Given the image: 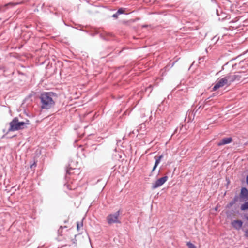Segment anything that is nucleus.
<instances>
[{
    "label": "nucleus",
    "instance_id": "1",
    "mask_svg": "<svg viewBox=\"0 0 248 248\" xmlns=\"http://www.w3.org/2000/svg\"><path fill=\"white\" fill-rule=\"evenodd\" d=\"M54 96L55 94L52 92H46L42 93L40 97L41 108L49 109L52 107L55 104V101L53 99Z\"/></svg>",
    "mask_w": 248,
    "mask_h": 248
},
{
    "label": "nucleus",
    "instance_id": "2",
    "mask_svg": "<svg viewBox=\"0 0 248 248\" xmlns=\"http://www.w3.org/2000/svg\"><path fill=\"white\" fill-rule=\"evenodd\" d=\"M30 121L26 119L24 121H19L17 117L14 118L9 123V131H15L23 129L30 124Z\"/></svg>",
    "mask_w": 248,
    "mask_h": 248
},
{
    "label": "nucleus",
    "instance_id": "3",
    "mask_svg": "<svg viewBox=\"0 0 248 248\" xmlns=\"http://www.w3.org/2000/svg\"><path fill=\"white\" fill-rule=\"evenodd\" d=\"M106 219L107 222L110 225L113 223H120L119 219V212L118 211L114 214H111L108 215Z\"/></svg>",
    "mask_w": 248,
    "mask_h": 248
},
{
    "label": "nucleus",
    "instance_id": "4",
    "mask_svg": "<svg viewBox=\"0 0 248 248\" xmlns=\"http://www.w3.org/2000/svg\"><path fill=\"white\" fill-rule=\"evenodd\" d=\"M168 179V177L166 176L157 179L154 183L152 184V189H155L158 187L161 186L167 181Z\"/></svg>",
    "mask_w": 248,
    "mask_h": 248
},
{
    "label": "nucleus",
    "instance_id": "5",
    "mask_svg": "<svg viewBox=\"0 0 248 248\" xmlns=\"http://www.w3.org/2000/svg\"><path fill=\"white\" fill-rule=\"evenodd\" d=\"M225 85H228V84L227 83V80L224 77L223 78H220L217 82V83H216V84L215 85L213 88V90L216 91L218 89L223 87Z\"/></svg>",
    "mask_w": 248,
    "mask_h": 248
},
{
    "label": "nucleus",
    "instance_id": "6",
    "mask_svg": "<svg viewBox=\"0 0 248 248\" xmlns=\"http://www.w3.org/2000/svg\"><path fill=\"white\" fill-rule=\"evenodd\" d=\"M243 222L239 220H234L232 222V226L236 229H240L242 226Z\"/></svg>",
    "mask_w": 248,
    "mask_h": 248
},
{
    "label": "nucleus",
    "instance_id": "7",
    "mask_svg": "<svg viewBox=\"0 0 248 248\" xmlns=\"http://www.w3.org/2000/svg\"><path fill=\"white\" fill-rule=\"evenodd\" d=\"M232 141V138H225L223 139L219 142L217 143L218 146H221L231 143Z\"/></svg>",
    "mask_w": 248,
    "mask_h": 248
},
{
    "label": "nucleus",
    "instance_id": "8",
    "mask_svg": "<svg viewBox=\"0 0 248 248\" xmlns=\"http://www.w3.org/2000/svg\"><path fill=\"white\" fill-rule=\"evenodd\" d=\"M163 158V155H161L158 157L155 156V165L152 169V172H153L156 168L157 166L160 163L161 159Z\"/></svg>",
    "mask_w": 248,
    "mask_h": 248
},
{
    "label": "nucleus",
    "instance_id": "9",
    "mask_svg": "<svg viewBox=\"0 0 248 248\" xmlns=\"http://www.w3.org/2000/svg\"><path fill=\"white\" fill-rule=\"evenodd\" d=\"M224 78H226V79L227 80V83L228 84V85H230L231 83L235 81L233 75H228L227 76L225 77Z\"/></svg>",
    "mask_w": 248,
    "mask_h": 248
},
{
    "label": "nucleus",
    "instance_id": "10",
    "mask_svg": "<svg viewBox=\"0 0 248 248\" xmlns=\"http://www.w3.org/2000/svg\"><path fill=\"white\" fill-rule=\"evenodd\" d=\"M241 196L248 199V191L246 188H242L241 190Z\"/></svg>",
    "mask_w": 248,
    "mask_h": 248
},
{
    "label": "nucleus",
    "instance_id": "11",
    "mask_svg": "<svg viewBox=\"0 0 248 248\" xmlns=\"http://www.w3.org/2000/svg\"><path fill=\"white\" fill-rule=\"evenodd\" d=\"M241 209L242 210L248 209V201L241 205Z\"/></svg>",
    "mask_w": 248,
    "mask_h": 248
},
{
    "label": "nucleus",
    "instance_id": "12",
    "mask_svg": "<svg viewBox=\"0 0 248 248\" xmlns=\"http://www.w3.org/2000/svg\"><path fill=\"white\" fill-rule=\"evenodd\" d=\"M234 81H239L240 80L241 77L239 75H233Z\"/></svg>",
    "mask_w": 248,
    "mask_h": 248
},
{
    "label": "nucleus",
    "instance_id": "13",
    "mask_svg": "<svg viewBox=\"0 0 248 248\" xmlns=\"http://www.w3.org/2000/svg\"><path fill=\"white\" fill-rule=\"evenodd\" d=\"M82 226H83L82 222H77V230L78 231H79L80 228L82 227Z\"/></svg>",
    "mask_w": 248,
    "mask_h": 248
},
{
    "label": "nucleus",
    "instance_id": "14",
    "mask_svg": "<svg viewBox=\"0 0 248 248\" xmlns=\"http://www.w3.org/2000/svg\"><path fill=\"white\" fill-rule=\"evenodd\" d=\"M186 245L188 246V248H197L195 245H194L192 243H191L190 242H187Z\"/></svg>",
    "mask_w": 248,
    "mask_h": 248
},
{
    "label": "nucleus",
    "instance_id": "15",
    "mask_svg": "<svg viewBox=\"0 0 248 248\" xmlns=\"http://www.w3.org/2000/svg\"><path fill=\"white\" fill-rule=\"evenodd\" d=\"M117 13L119 15L121 14H124V9L122 8H120L119 9H118Z\"/></svg>",
    "mask_w": 248,
    "mask_h": 248
},
{
    "label": "nucleus",
    "instance_id": "16",
    "mask_svg": "<svg viewBox=\"0 0 248 248\" xmlns=\"http://www.w3.org/2000/svg\"><path fill=\"white\" fill-rule=\"evenodd\" d=\"M36 166V163L34 162L32 164L30 165V168L32 169L33 168H35Z\"/></svg>",
    "mask_w": 248,
    "mask_h": 248
},
{
    "label": "nucleus",
    "instance_id": "17",
    "mask_svg": "<svg viewBox=\"0 0 248 248\" xmlns=\"http://www.w3.org/2000/svg\"><path fill=\"white\" fill-rule=\"evenodd\" d=\"M118 14H117V13L116 12L115 14H113L112 16L114 18H117L118 17Z\"/></svg>",
    "mask_w": 248,
    "mask_h": 248
},
{
    "label": "nucleus",
    "instance_id": "18",
    "mask_svg": "<svg viewBox=\"0 0 248 248\" xmlns=\"http://www.w3.org/2000/svg\"><path fill=\"white\" fill-rule=\"evenodd\" d=\"M245 236L248 237V230L245 232Z\"/></svg>",
    "mask_w": 248,
    "mask_h": 248
},
{
    "label": "nucleus",
    "instance_id": "19",
    "mask_svg": "<svg viewBox=\"0 0 248 248\" xmlns=\"http://www.w3.org/2000/svg\"><path fill=\"white\" fill-rule=\"evenodd\" d=\"M246 181H247V183L248 184V175L247 176V178H246Z\"/></svg>",
    "mask_w": 248,
    "mask_h": 248
},
{
    "label": "nucleus",
    "instance_id": "20",
    "mask_svg": "<svg viewBox=\"0 0 248 248\" xmlns=\"http://www.w3.org/2000/svg\"><path fill=\"white\" fill-rule=\"evenodd\" d=\"M233 203H230V205H232Z\"/></svg>",
    "mask_w": 248,
    "mask_h": 248
},
{
    "label": "nucleus",
    "instance_id": "21",
    "mask_svg": "<svg viewBox=\"0 0 248 248\" xmlns=\"http://www.w3.org/2000/svg\"><path fill=\"white\" fill-rule=\"evenodd\" d=\"M247 220H248V217H247Z\"/></svg>",
    "mask_w": 248,
    "mask_h": 248
}]
</instances>
